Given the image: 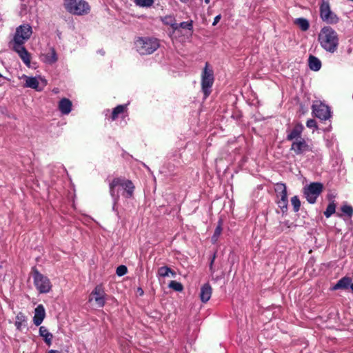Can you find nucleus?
<instances>
[{
    "label": "nucleus",
    "mask_w": 353,
    "mask_h": 353,
    "mask_svg": "<svg viewBox=\"0 0 353 353\" xmlns=\"http://www.w3.org/2000/svg\"><path fill=\"white\" fill-rule=\"evenodd\" d=\"M318 41L325 51L333 54L339 48V34L331 27L325 26L321 29L318 34Z\"/></svg>",
    "instance_id": "nucleus-1"
},
{
    "label": "nucleus",
    "mask_w": 353,
    "mask_h": 353,
    "mask_svg": "<svg viewBox=\"0 0 353 353\" xmlns=\"http://www.w3.org/2000/svg\"><path fill=\"white\" fill-rule=\"evenodd\" d=\"M119 188L123 190V195L125 197L130 198L132 196L134 186L132 181L125 179L116 178L110 183V192L115 201L119 198L117 192Z\"/></svg>",
    "instance_id": "nucleus-2"
},
{
    "label": "nucleus",
    "mask_w": 353,
    "mask_h": 353,
    "mask_svg": "<svg viewBox=\"0 0 353 353\" xmlns=\"http://www.w3.org/2000/svg\"><path fill=\"white\" fill-rule=\"evenodd\" d=\"M159 47L157 39L152 37H139L134 41V48L141 55H148L155 52Z\"/></svg>",
    "instance_id": "nucleus-3"
},
{
    "label": "nucleus",
    "mask_w": 353,
    "mask_h": 353,
    "mask_svg": "<svg viewBox=\"0 0 353 353\" xmlns=\"http://www.w3.org/2000/svg\"><path fill=\"white\" fill-rule=\"evenodd\" d=\"M214 81V76L213 68L208 63H205L201 74V85L204 99L208 98L211 94Z\"/></svg>",
    "instance_id": "nucleus-4"
},
{
    "label": "nucleus",
    "mask_w": 353,
    "mask_h": 353,
    "mask_svg": "<svg viewBox=\"0 0 353 353\" xmlns=\"http://www.w3.org/2000/svg\"><path fill=\"white\" fill-rule=\"evenodd\" d=\"M63 6L70 14L74 15H85L89 13L90 7L85 0H64Z\"/></svg>",
    "instance_id": "nucleus-5"
},
{
    "label": "nucleus",
    "mask_w": 353,
    "mask_h": 353,
    "mask_svg": "<svg viewBox=\"0 0 353 353\" xmlns=\"http://www.w3.org/2000/svg\"><path fill=\"white\" fill-rule=\"evenodd\" d=\"M32 33V28L28 24H24L19 26L15 32L13 40L11 41L10 45L13 46H23V43L28 41Z\"/></svg>",
    "instance_id": "nucleus-6"
},
{
    "label": "nucleus",
    "mask_w": 353,
    "mask_h": 353,
    "mask_svg": "<svg viewBox=\"0 0 353 353\" xmlns=\"http://www.w3.org/2000/svg\"><path fill=\"white\" fill-rule=\"evenodd\" d=\"M32 277L34 284L39 293H48L52 288V284L50 279L41 274L37 270L33 269Z\"/></svg>",
    "instance_id": "nucleus-7"
},
{
    "label": "nucleus",
    "mask_w": 353,
    "mask_h": 353,
    "mask_svg": "<svg viewBox=\"0 0 353 353\" xmlns=\"http://www.w3.org/2000/svg\"><path fill=\"white\" fill-rule=\"evenodd\" d=\"M21 79L25 81L24 87L34 89L37 91H41L47 85V81L41 77H28L23 74Z\"/></svg>",
    "instance_id": "nucleus-8"
},
{
    "label": "nucleus",
    "mask_w": 353,
    "mask_h": 353,
    "mask_svg": "<svg viewBox=\"0 0 353 353\" xmlns=\"http://www.w3.org/2000/svg\"><path fill=\"white\" fill-rule=\"evenodd\" d=\"M323 190V185L320 183H312L305 188L304 194L307 201L310 203H314L319 195Z\"/></svg>",
    "instance_id": "nucleus-9"
},
{
    "label": "nucleus",
    "mask_w": 353,
    "mask_h": 353,
    "mask_svg": "<svg viewBox=\"0 0 353 353\" xmlns=\"http://www.w3.org/2000/svg\"><path fill=\"white\" fill-rule=\"evenodd\" d=\"M320 15L322 20L328 23H336L338 21V18L331 11L329 3L327 2H322L320 7Z\"/></svg>",
    "instance_id": "nucleus-10"
},
{
    "label": "nucleus",
    "mask_w": 353,
    "mask_h": 353,
    "mask_svg": "<svg viewBox=\"0 0 353 353\" xmlns=\"http://www.w3.org/2000/svg\"><path fill=\"white\" fill-rule=\"evenodd\" d=\"M312 112L314 115L321 120H326L330 117V112L328 106L321 101H315L312 105Z\"/></svg>",
    "instance_id": "nucleus-11"
},
{
    "label": "nucleus",
    "mask_w": 353,
    "mask_h": 353,
    "mask_svg": "<svg viewBox=\"0 0 353 353\" xmlns=\"http://www.w3.org/2000/svg\"><path fill=\"white\" fill-rule=\"evenodd\" d=\"M94 301L96 305L99 307H103L105 304V292L101 285H97L90 294V301Z\"/></svg>",
    "instance_id": "nucleus-12"
},
{
    "label": "nucleus",
    "mask_w": 353,
    "mask_h": 353,
    "mask_svg": "<svg viewBox=\"0 0 353 353\" xmlns=\"http://www.w3.org/2000/svg\"><path fill=\"white\" fill-rule=\"evenodd\" d=\"M311 150L310 145L303 139H296L293 141L291 145V150L296 154H301Z\"/></svg>",
    "instance_id": "nucleus-13"
},
{
    "label": "nucleus",
    "mask_w": 353,
    "mask_h": 353,
    "mask_svg": "<svg viewBox=\"0 0 353 353\" xmlns=\"http://www.w3.org/2000/svg\"><path fill=\"white\" fill-rule=\"evenodd\" d=\"M46 317V310L43 305H39L34 311L33 323L36 326L40 325Z\"/></svg>",
    "instance_id": "nucleus-14"
},
{
    "label": "nucleus",
    "mask_w": 353,
    "mask_h": 353,
    "mask_svg": "<svg viewBox=\"0 0 353 353\" xmlns=\"http://www.w3.org/2000/svg\"><path fill=\"white\" fill-rule=\"evenodd\" d=\"M12 49L17 52L23 63L28 67L30 65V54L23 46H13Z\"/></svg>",
    "instance_id": "nucleus-15"
},
{
    "label": "nucleus",
    "mask_w": 353,
    "mask_h": 353,
    "mask_svg": "<svg viewBox=\"0 0 353 353\" xmlns=\"http://www.w3.org/2000/svg\"><path fill=\"white\" fill-rule=\"evenodd\" d=\"M41 59L43 62L50 65L56 63L58 57L55 50L53 48H50L47 52L41 54Z\"/></svg>",
    "instance_id": "nucleus-16"
},
{
    "label": "nucleus",
    "mask_w": 353,
    "mask_h": 353,
    "mask_svg": "<svg viewBox=\"0 0 353 353\" xmlns=\"http://www.w3.org/2000/svg\"><path fill=\"white\" fill-rule=\"evenodd\" d=\"M212 289L209 283H205L201 288L200 299L203 303L208 302L212 296Z\"/></svg>",
    "instance_id": "nucleus-17"
},
{
    "label": "nucleus",
    "mask_w": 353,
    "mask_h": 353,
    "mask_svg": "<svg viewBox=\"0 0 353 353\" xmlns=\"http://www.w3.org/2000/svg\"><path fill=\"white\" fill-rule=\"evenodd\" d=\"M303 125L301 123H296L291 132L288 134L287 139L294 141L296 139H301V134L303 130Z\"/></svg>",
    "instance_id": "nucleus-18"
},
{
    "label": "nucleus",
    "mask_w": 353,
    "mask_h": 353,
    "mask_svg": "<svg viewBox=\"0 0 353 353\" xmlns=\"http://www.w3.org/2000/svg\"><path fill=\"white\" fill-rule=\"evenodd\" d=\"M352 283V279L348 276H344L339 279L332 287V290H346L348 289Z\"/></svg>",
    "instance_id": "nucleus-19"
},
{
    "label": "nucleus",
    "mask_w": 353,
    "mask_h": 353,
    "mask_svg": "<svg viewBox=\"0 0 353 353\" xmlns=\"http://www.w3.org/2000/svg\"><path fill=\"white\" fill-rule=\"evenodd\" d=\"M72 105L71 101L63 98L59 103V110L63 114H68L72 110Z\"/></svg>",
    "instance_id": "nucleus-20"
},
{
    "label": "nucleus",
    "mask_w": 353,
    "mask_h": 353,
    "mask_svg": "<svg viewBox=\"0 0 353 353\" xmlns=\"http://www.w3.org/2000/svg\"><path fill=\"white\" fill-rule=\"evenodd\" d=\"M39 335L43 339L47 345H51L53 336L46 327L41 326L39 327Z\"/></svg>",
    "instance_id": "nucleus-21"
},
{
    "label": "nucleus",
    "mask_w": 353,
    "mask_h": 353,
    "mask_svg": "<svg viewBox=\"0 0 353 353\" xmlns=\"http://www.w3.org/2000/svg\"><path fill=\"white\" fill-rule=\"evenodd\" d=\"M309 67L312 70L319 71L321 67V62L317 57L310 55L308 59Z\"/></svg>",
    "instance_id": "nucleus-22"
},
{
    "label": "nucleus",
    "mask_w": 353,
    "mask_h": 353,
    "mask_svg": "<svg viewBox=\"0 0 353 353\" xmlns=\"http://www.w3.org/2000/svg\"><path fill=\"white\" fill-rule=\"evenodd\" d=\"M127 110L126 105H119L114 108L112 112V120H116L121 114H123Z\"/></svg>",
    "instance_id": "nucleus-23"
},
{
    "label": "nucleus",
    "mask_w": 353,
    "mask_h": 353,
    "mask_svg": "<svg viewBox=\"0 0 353 353\" xmlns=\"http://www.w3.org/2000/svg\"><path fill=\"white\" fill-rule=\"evenodd\" d=\"M27 317L22 312H19L16 316L14 325L17 330H21L22 326L25 325Z\"/></svg>",
    "instance_id": "nucleus-24"
},
{
    "label": "nucleus",
    "mask_w": 353,
    "mask_h": 353,
    "mask_svg": "<svg viewBox=\"0 0 353 353\" xmlns=\"http://www.w3.org/2000/svg\"><path fill=\"white\" fill-rule=\"evenodd\" d=\"M294 23L303 31H306L310 28L309 21L304 18H297Z\"/></svg>",
    "instance_id": "nucleus-25"
},
{
    "label": "nucleus",
    "mask_w": 353,
    "mask_h": 353,
    "mask_svg": "<svg viewBox=\"0 0 353 353\" xmlns=\"http://www.w3.org/2000/svg\"><path fill=\"white\" fill-rule=\"evenodd\" d=\"M170 274H171L172 277H174L176 275L175 272L167 266L161 267L158 270V276H159L166 277L169 276Z\"/></svg>",
    "instance_id": "nucleus-26"
},
{
    "label": "nucleus",
    "mask_w": 353,
    "mask_h": 353,
    "mask_svg": "<svg viewBox=\"0 0 353 353\" xmlns=\"http://www.w3.org/2000/svg\"><path fill=\"white\" fill-rule=\"evenodd\" d=\"M162 21L165 24L170 26L174 29H178V24L176 23V20L172 16H166Z\"/></svg>",
    "instance_id": "nucleus-27"
},
{
    "label": "nucleus",
    "mask_w": 353,
    "mask_h": 353,
    "mask_svg": "<svg viewBox=\"0 0 353 353\" xmlns=\"http://www.w3.org/2000/svg\"><path fill=\"white\" fill-rule=\"evenodd\" d=\"M136 6L141 8H149L154 4V0H134Z\"/></svg>",
    "instance_id": "nucleus-28"
},
{
    "label": "nucleus",
    "mask_w": 353,
    "mask_h": 353,
    "mask_svg": "<svg viewBox=\"0 0 353 353\" xmlns=\"http://www.w3.org/2000/svg\"><path fill=\"white\" fill-rule=\"evenodd\" d=\"M336 204L334 201H331L327 205L326 210L324 212L325 216L328 218L331 216L336 210Z\"/></svg>",
    "instance_id": "nucleus-29"
},
{
    "label": "nucleus",
    "mask_w": 353,
    "mask_h": 353,
    "mask_svg": "<svg viewBox=\"0 0 353 353\" xmlns=\"http://www.w3.org/2000/svg\"><path fill=\"white\" fill-rule=\"evenodd\" d=\"M169 288L173 289L176 292H181L183 289V285L176 281H171L169 283Z\"/></svg>",
    "instance_id": "nucleus-30"
},
{
    "label": "nucleus",
    "mask_w": 353,
    "mask_h": 353,
    "mask_svg": "<svg viewBox=\"0 0 353 353\" xmlns=\"http://www.w3.org/2000/svg\"><path fill=\"white\" fill-rule=\"evenodd\" d=\"M341 210L343 214L350 217L353 214V208L351 205L344 204L341 206Z\"/></svg>",
    "instance_id": "nucleus-31"
},
{
    "label": "nucleus",
    "mask_w": 353,
    "mask_h": 353,
    "mask_svg": "<svg viewBox=\"0 0 353 353\" xmlns=\"http://www.w3.org/2000/svg\"><path fill=\"white\" fill-rule=\"evenodd\" d=\"M221 232H222V227H221V224L219 223L217 225V227L216 228L215 231L214 232V234L212 236V243H216L217 241L219 236L221 234Z\"/></svg>",
    "instance_id": "nucleus-32"
},
{
    "label": "nucleus",
    "mask_w": 353,
    "mask_h": 353,
    "mask_svg": "<svg viewBox=\"0 0 353 353\" xmlns=\"http://www.w3.org/2000/svg\"><path fill=\"white\" fill-rule=\"evenodd\" d=\"M291 203L293 206L294 212H298L300 209L301 202L297 196L292 197Z\"/></svg>",
    "instance_id": "nucleus-33"
},
{
    "label": "nucleus",
    "mask_w": 353,
    "mask_h": 353,
    "mask_svg": "<svg viewBox=\"0 0 353 353\" xmlns=\"http://www.w3.org/2000/svg\"><path fill=\"white\" fill-rule=\"evenodd\" d=\"M275 191L277 195L286 192L287 190L285 185L283 183H276L275 185Z\"/></svg>",
    "instance_id": "nucleus-34"
},
{
    "label": "nucleus",
    "mask_w": 353,
    "mask_h": 353,
    "mask_svg": "<svg viewBox=\"0 0 353 353\" xmlns=\"http://www.w3.org/2000/svg\"><path fill=\"white\" fill-rule=\"evenodd\" d=\"M127 268L125 265H119L116 270V273L118 276H121L127 273Z\"/></svg>",
    "instance_id": "nucleus-35"
},
{
    "label": "nucleus",
    "mask_w": 353,
    "mask_h": 353,
    "mask_svg": "<svg viewBox=\"0 0 353 353\" xmlns=\"http://www.w3.org/2000/svg\"><path fill=\"white\" fill-rule=\"evenodd\" d=\"M179 28L188 29L190 30L192 28V21L181 22L180 24L178 25V28Z\"/></svg>",
    "instance_id": "nucleus-36"
},
{
    "label": "nucleus",
    "mask_w": 353,
    "mask_h": 353,
    "mask_svg": "<svg viewBox=\"0 0 353 353\" xmlns=\"http://www.w3.org/2000/svg\"><path fill=\"white\" fill-rule=\"evenodd\" d=\"M306 125L309 128H314L315 129L317 128L316 123L315 120H314V119L307 120V121L306 123Z\"/></svg>",
    "instance_id": "nucleus-37"
},
{
    "label": "nucleus",
    "mask_w": 353,
    "mask_h": 353,
    "mask_svg": "<svg viewBox=\"0 0 353 353\" xmlns=\"http://www.w3.org/2000/svg\"><path fill=\"white\" fill-rule=\"evenodd\" d=\"M279 206L283 210H286L288 206V201L284 200H279L278 201Z\"/></svg>",
    "instance_id": "nucleus-38"
},
{
    "label": "nucleus",
    "mask_w": 353,
    "mask_h": 353,
    "mask_svg": "<svg viewBox=\"0 0 353 353\" xmlns=\"http://www.w3.org/2000/svg\"><path fill=\"white\" fill-rule=\"evenodd\" d=\"M278 196L280 197V200H284V201H288V194H287V192H284L283 194H279V195H277Z\"/></svg>",
    "instance_id": "nucleus-39"
},
{
    "label": "nucleus",
    "mask_w": 353,
    "mask_h": 353,
    "mask_svg": "<svg viewBox=\"0 0 353 353\" xmlns=\"http://www.w3.org/2000/svg\"><path fill=\"white\" fill-rule=\"evenodd\" d=\"M221 18V14H219V15L216 16L215 18L214 19V21L212 23V25L213 26H216L219 23V21H220Z\"/></svg>",
    "instance_id": "nucleus-40"
},
{
    "label": "nucleus",
    "mask_w": 353,
    "mask_h": 353,
    "mask_svg": "<svg viewBox=\"0 0 353 353\" xmlns=\"http://www.w3.org/2000/svg\"><path fill=\"white\" fill-rule=\"evenodd\" d=\"M214 259H215V256L214 255V256H213V257H212V260H211V262H210V269H212V265H213V263H214Z\"/></svg>",
    "instance_id": "nucleus-41"
},
{
    "label": "nucleus",
    "mask_w": 353,
    "mask_h": 353,
    "mask_svg": "<svg viewBox=\"0 0 353 353\" xmlns=\"http://www.w3.org/2000/svg\"><path fill=\"white\" fill-rule=\"evenodd\" d=\"M47 353H61V352L58 350H51L48 351Z\"/></svg>",
    "instance_id": "nucleus-42"
},
{
    "label": "nucleus",
    "mask_w": 353,
    "mask_h": 353,
    "mask_svg": "<svg viewBox=\"0 0 353 353\" xmlns=\"http://www.w3.org/2000/svg\"><path fill=\"white\" fill-rule=\"evenodd\" d=\"M138 292L139 293L140 295L143 294V290L141 288H138Z\"/></svg>",
    "instance_id": "nucleus-43"
},
{
    "label": "nucleus",
    "mask_w": 353,
    "mask_h": 353,
    "mask_svg": "<svg viewBox=\"0 0 353 353\" xmlns=\"http://www.w3.org/2000/svg\"><path fill=\"white\" fill-rule=\"evenodd\" d=\"M350 288L352 292H353V283H351Z\"/></svg>",
    "instance_id": "nucleus-44"
},
{
    "label": "nucleus",
    "mask_w": 353,
    "mask_h": 353,
    "mask_svg": "<svg viewBox=\"0 0 353 353\" xmlns=\"http://www.w3.org/2000/svg\"><path fill=\"white\" fill-rule=\"evenodd\" d=\"M183 3H187L189 0H180Z\"/></svg>",
    "instance_id": "nucleus-45"
},
{
    "label": "nucleus",
    "mask_w": 353,
    "mask_h": 353,
    "mask_svg": "<svg viewBox=\"0 0 353 353\" xmlns=\"http://www.w3.org/2000/svg\"><path fill=\"white\" fill-rule=\"evenodd\" d=\"M204 1L206 4L210 3V0H204Z\"/></svg>",
    "instance_id": "nucleus-46"
},
{
    "label": "nucleus",
    "mask_w": 353,
    "mask_h": 353,
    "mask_svg": "<svg viewBox=\"0 0 353 353\" xmlns=\"http://www.w3.org/2000/svg\"><path fill=\"white\" fill-rule=\"evenodd\" d=\"M1 77H2V75L0 74V78H1Z\"/></svg>",
    "instance_id": "nucleus-47"
}]
</instances>
